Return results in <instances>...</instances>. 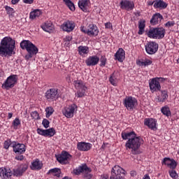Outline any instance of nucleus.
<instances>
[{
    "instance_id": "f257e3e1",
    "label": "nucleus",
    "mask_w": 179,
    "mask_h": 179,
    "mask_svg": "<svg viewBox=\"0 0 179 179\" xmlns=\"http://www.w3.org/2000/svg\"><path fill=\"white\" fill-rule=\"evenodd\" d=\"M122 139L127 141L125 143L126 150L131 149L132 155H138V150L141 145H143V138L138 136L135 131L126 132L124 131L121 133Z\"/></svg>"
},
{
    "instance_id": "f03ea898",
    "label": "nucleus",
    "mask_w": 179,
    "mask_h": 179,
    "mask_svg": "<svg viewBox=\"0 0 179 179\" xmlns=\"http://www.w3.org/2000/svg\"><path fill=\"white\" fill-rule=\"evenodd\" d=\"M16 47L15 40L4 37L0 43V57H12Z\"/></svg>"
},
{
    "instance_id": "7ed1b4c3",
    "label": "nucleus",
    "mask_w": 179,
    "mask_h": 179,
    "mask_svg": "<svg viewBox=\"0 0 179 179\" xmlns=\"http://www.w3.org/2000/svg\"><path fill=\"white\" fill-rule=\"evenodd\" d=\"M20 45L22 50H26L28 52L25 55L26 61H29V59H31V58L38 54V48L30 41L24 40L21 41Z\"/></svg>"
},
{
    "instance_id": "20e7f679",
    "label": "nucleus",
    "mask_w": 179,
    "mask_h": 179,
    "mask_svg": "<svg viewBox=\"0 0 179 179\" xmlns=\"http://www.w3.org/2000/svg\"><path fill=\"white\" fill-rule=\"evenodd\" d=\"M72 173L75 176H80L81 174H83V177L85 179L93 178V174H91L92 169L87 166V164H82L78 166L73 170Z\"/></svg>"
},
{
    "instance_id": "39448f33",
    "label": "nucleus",
    "mask_w": 179,
    "mask_h": 179,
    "mask_svg": "<svg viewBox=\"0 0 179 179\" xmlns=\"http://www.w3.org/2000/svg\"><path fill=\"white\" fill-rule=\"evenodd\" d=\"M147 36L154 40H162L166 36V29L163 27L150 28L147 32Z\"/></svg>"
},
{
    "instance_id": "423d86ee",
    "label": "nucleus",
    "mask_w": 179,
    "mask_h": 179,
    "mask_svg": "<svg viewBox=\"0 0 179 179\" xmlns=\"http://www.w3.org/2000/svg\"><path fill=\"white\" fill-rule=\"evenodd\" d=\"M73 85L75 89L77 90V92L76 93V97H85L86 95V90H87V87H86L85 82H83L82 80H75L73 82Z\"/></svg>"
},
{
    "instance_id": "0eeeda50",
    "label": "nucleus",
    "mask_w": 179,
    "mask_h": 179,
    "mask_svg": "<svg viewBox=\"0 0 179 179\" xmlns=\"http://www.w3.org/2000/svg\"><path fill=\"white\" fill-rule=\"evenodd\" d=\"M125 170L118 165L111 169L110 179H125Z\"/></svg>"
},
{
    "instance_id": "6e6552de",
    "label": "nucleus",
    "mask_w": 179,
    "mask_h": 179,
    "mask_svg": "<svg viewBox=\"0 0 179 179\" xmlns=\"http://www.w3.org/2000/svg\"><path fill=\"white\" fill-rule=\"evenodd\" d=\"M17 75H10L9 76L5 82L2 84V89H6V90H9L15 87V85L17 83Z\"/></svg>"
},
{
    "instance_id": "1a4fd4ad",
    "label": "nucleus",
    "mask_w": 179,
    "mask_h": 179,
    "mask_svg": "<svg viewBox=\"0 0 179 179\" xmlns=\"http://www.w3.org/2000/svg\"><path fill=\"white\" fill-rule=\"evenodd\" d=\"M45 98L47 101L51 103L52 101H57L59 99V94H58V88H50L45 93Z\"/></svg>"
},
{
    "instance_id": "9d476101",
    "label": "nucleus",
    "mask_w": 179,
    "mask_h": 179,
    "mask_svg": "<svg viewBox=\"0 0 179 179\" xmlns=\"http://www.w3.org/2000/svg\"><path fill=\"white\" fill-rule=\"evenodd\" d=\"M76 111H78V106L75 103H72L64 107L62 110V114L66 118H73Z\"/></svg>"
},
{
    "instance_id": "9b49d317",
    "label": "nucleus",
    "mask_w": 179,
    "mask_h": 179,
    "mask_svg": "<svg viewBox=\"0 0 179 179\" xmlns=\"http://www.w3.org/2000/svg\"><path fill=\"white\" fill-rule=\"evenodd\" d=\"M123 105L127 108V110H134V108H136V106H138V99L131 96H126L123 100Z\"/></svg>"
},
{
    "instance_id": "f8f14e48",
    "label": "nucleus",
    "mask_w": 179,
    "mask_h": 179,
    "mask_svg": "<svg viewBox=\"0 0 179 179\" xmlns=\"http://www.w3.org/2000/svg\"><path fill=\"white\" fill-rule=\"evenodd\" d=\"M145 52L149 55H153L159 50V43L155 41H149L145 45Z\"/></svg>"
},
{
    "instance_id": "ddd939ff",
    "label": "nucleus",
    "mask_w": 179,
    "mask_h": 179,
    "mask_svg": "<svg viewBox=\"0 0 179 179\" xmlns=\"http://www.w3.org/2000/svg\"><path fill=\"white\" fill-rule=\"evenodd\" d=\"M29 169V164H21L17 169H13L12 171V176L14 177H22L24 172Z\"/></svg>"
},
{
    "instance_id": "4468645a",
    "label": "nucleus",
    "mask_w": 179,
    "mask_h": 179,
    "mask_svg": "<svg viewBox=\"0 0 179 179\" xmlns=\"http://www.w3.org/2000/svg\"><path fill=\"white\" fill-rule=\"evenodd\" d=\"M120 8L122 10H127V12H131V10H134V8H135V3L132 1L121 0L120 2Z\"/></svg>"
},
{
    "instance_id": "2eb2a0df",
    "label": "nucleus",
    "mask_w": 179,
    "mask_h": 179,
    "mask_svg": "<svg viewBox=\"0 0 179 179\" xmlns=\"http://www.w3.org/2000/svg\"><path fill=\"white\" fill-rule=\"evenodd\" d=\"M36 132L37 134H38V135H41L42 136L45 137L49 136V138H52V136H54V135L57 134V131H55V129H54V127L47 129L38 128L36 129Z\"/></svg>"
},
{
    "instance_id": "dca6fc26",
    "label": "nucleus",
    "mask_w": 179,
    "mask_h": 179,
    "mask_svg": "<svg viewBox=\"0 0 179 179\" xmlns=\"http://www.w3.org/2000/svg\"><path fill=\"white\" fill-rule=\"evenodd\" d=\"M71 157H72L71 154L66 151H63L62 154L57 157V160L60 164H69Z\"/></svg>"
},
{
    "instance_id": "f3484780",
    "label": "nucleus",
    "mask_w": 179,
    "mask_h": 179,
    "mask_svg": "<svg viewBox=\"0 0 179 179\" xmlns=\"http://www.w3.org/2000/svg\"><path fill=\"white\" fill-rule=\"evenodd\" d=\"M12 148L13 152L15 153H19V155H23L26 152V145L17 143V141H14L12 142Z\"/></svg>"
},
{
    "instance_id": "a211bd4d",
    "label": "nucleus",
    "mask_w": 179,
    "mask_h": 179,
    "mask_svg": "<svg viewBox=\"0 0 179 179\" xmlns=\"http://www.w3.org/2000/svg\"><path fill=\"white\" fill-rule=\"evenodd\" d=\"M75 27H76V24H75L73 21L70 20L64 22L61 26V29H62L63 31H66L67 33L73 31Z\"/></svg>"
},
{
    "instance_id": "6ab92c4d",
    "label": "nucleus",
    "mask_w": 179,
    "mask_h": 179,
    "mask_svg": "<svg viewBox=\"0 0 179 179\" xmlns=\"http://www.w3.org/2000/svg\"><path fill=\"white\" fill-rule=\"evenodd\" d=\"M149 87L152 93H155V92H160L162 89L160 83L157 80V78H155L151 79L149 83Z\"/></svg>"
},
{
    "instance_id": "aec40b11",
    "label": "nucleus",
    "mask_w": 179,
    "mask_h": 179,
    "mask_svg": "<svg viewBox=\"0 0 179 179\" xmlns=\"http://www.w3.org/2000/svg\"><path fill=\"white\" fill-rule=\"evenodd\" d=\"M144 125L148 127L149 129H152V131H156L157 129V120L154 118H145L144 120Z\"/></svg>"
},
{
    "instance_id": "412c9836",
    "label": "nucleus",
    "mask_w": 179,
    "mask_h": 179,
    "mask_svg": "<svg viewBox=\"0 0 179 179\" xmlns=\"http://www.w3.org/2000/svg\"><path fill=\"white\" fill-rule=\"evenodd\" d=\"M92 148H93V145L90 143L82 141L77 143V149L80 152H89Z\"/></svg>"
},
{
    "instance_id": "4be33fe9",
    "label": "nucleus",
    "mask_w": 179,
    "mask_h": 179,
    "mask_svg": "<svg viewBox=\"0 0 179 179\" xmlns=\"http://www.w3.org/2000/svg\"><path fill=\"white\" fill-rule=\"evenodd\" d=\"M0 177L1 179L12 178V170L10 169V168H0Z\"/></svg>"
},
{
    "instance_id": "5701e85b",
    "label": "nucleus",
    "mask_w": 179,
    "mask_h": 179,
    "mask_svg": "<svg viewBox=\"0 0 179 179\" xmlns=\"http://www.w3.org/2000/svg\"><path fill=\"white\" fill-rule=\"evenodd\" d=\"M87 36H90V37H96V36H99V28L96 24H90L87 27Z\"/></svg>"
},
{
    "instance_id": "b1692460",
    "label": "nucleus",
    "mask_w": 179,
    "mask_h": 179,
    "mask_svg": "<svg viewBox=\"0 0 179 179\" xmlns=\"http://www.w3.org/2000/svg\"><path fill=\"white\" fill-rule=\"evenodd\" d=\"M100 61V57L97 55L90 56L86 60L85 64L87 66H96L99 62Z\"/></svg>"
},
{
    "instance_id": "393cba45",
    "label": "nucleus",
    "mask_w": 179,
    "mask_h": 179,
    "mask_svg": "<svg viewBox=\"0 0 179 179\" xmlns=\"http://www.w3.org/2000/svg\"><path fill=\"white\" fill-rule=\"evenodd\" d=\"M163 19V15L160 14V13H156L152 15V18L150 20V23L152 26H156V24H159V23H161Z\"/></svg>"
},
{
    "instance_id": "a878e982",
    "label": "nucleus",
    "mask_w": 179,
    "mask_h": 179,
    "mask_svg": "<svg viewBox=\"0 0 179 179\" xmlns=\"http://www.w3.org/2000/svg\"><path fill=\"white\" fill-rule=\"evenodd\" d=\"M162 164H164V166H167V167H170L171 169H176L177 167V162L170 157L164 158Z\"/></svg>"
},
{
    "instance_id": "bb28decb",
    "label": "nucleus",
    "mask_w": 179,
    "mask_h": 179,
    "mask_svg": "<svg viewBox=\"0 0 179 179\" xmlns=\"http://www.w3.org/2000/svg\"><path fill=\"white\" fill-rule=\"evenodd\" d=\"M169 99V92L166 90H162L161 94L157 96V103H166Z\"/></svg>"
},
{
    "instance_id": "cd10ccee",
    "label": "nucleus",
    "mask_w": 179,
    "mask_h": 179,
    "mask_svg": "<svg viewBox=\"0 0 179 179\" xmlns=\"http://www.w3.org/2000/svg\"><path fill=\"white\" fill-rule=\"evenodd\" d=\"M115 59L119 62H123L124 59H125V50L122 48H119L115 54Z\"/></svg>"
},
{
    "instance_id": "c85d7f7f",
    "label": "nucleus",
    "mask_w": 179,
    "mask_h": 179,
    "mask_svg": "<svg viewBox=\"0 0 179 179\" xmlns=\"http://www.w3.org/2000/svg\"><path fill=\"white\" fill-rule=\"evenodd\" d=\"M90 3V0H79L78 2V8H80L83 12H87Z\"/></svg>"
},
{
    "instance_id": "c756f323",
    "label": "nucleus",
    "mask_w": 179,
    "mask_h": 179,
    "mask_svg": "<svg viewBox=\"0 0 179 179\" xmlns=\"http://www.w3.org/2000/svg\"><path fill=\"white\" fill-rule=\"evenodd\" d=\"M30 169L31 170H41L43 169V162L38 159H35L32 161Z\"/></svg>"
},
{
    "instance_id": "7c9ffc66",
    "label": "nucleus",
    "mask_w": 179,
    "mask_h": 179,
    "mask_svg": "<svg viewBox=\"0 0 179 179\" xmlns=\"http://www.w3.org/2000/svg\"><path fill=\"white\" fill-rule=\"evenodd\" d=\"M41 29L47 33L54 31V24L51 22H46L41 25Z\"/></svg>"
},
{
    "instance_id": "2f4dec72",
    "label": "nucleus",
    "mask_w": 179,
    "mask_h": 179,
    "mask_svg": "<svg viewBox=\"0 0 179 179\" xmlns=\"http://www.w3.org/2000/svg\"><path fill=\"white\" fill-rule=\"evenodd\" d=\"M169 4L163 0H155V9H166Z\"/></svg>"
},
{
    "instance_id": "473e14b6",
    "label": "nucleus",
    "mask_w": 179,
    "mask_h": 179,
    "mask_svg": "<svg viewBox=\"0 0 179 179\" xmlns=\"http://www.w3.org/2000/svg\"><path fill=\"white\" fill-rule=\"evenodd\" d=\"M47 174H50L51 176H53L54 177H57V178H59V177H61V174H62L61 169H59V168L52 169L48 171Z\"/></svg>"
},
{
    "instance_id": "72a5a7b5",
    "label": "nucleus",
    "mask_w": 179,
    "mask_h": 179,
    "mask_svg": "<svg viewBox=\"0 0 179 179\" xmlns=\"http://www.w3.org/2000/svg\"><path fill=\"white\" fill-rule=\"evenodd\" d=\"M146 26V21L143 20H141L138 22V34H139L140 36H141V34H143V33H145V27Z\"/></svg>"
},
{
    "instance_id": "f704fd0d",
    "label": "nucleus",
    "mask_w": 179,
    "mask_h": 179,
    "mask_svg": "<svg viewBox=\"0 0 179 179\" xmlns=\"http://www.w3.org/2000/svg\"><path fill=\"white\" fill-rule=\"evenodd\" d=\"M109 82L113 86H117L118 85V79L117 78V76H115V72H113L110 75Z\"/></svg>"
},
{
    "instance_id": "c9c22d12",
    "label": "nucleus",
    "mask_w": 179,
    "mask_h": 179,
    "mask_svg": "<svg viewBox=\"0 0 179 179\" xmlns=\"http://www.w3.org/2000/svg\"><path fill=\"white\" fill-rule=\"evenodd\" d=\"M41 15V10L36 9L31 11L29 14V19L34 20L36 17H38Z\"/></svg>"
},
{
    "instance_id": "e433bc0d",
    "label": "nucleus",
    "mask_w": 179,
    "mask_h": 179,
    "mask_svg": "<svg viewBox=\"0 0 179 179\" xmlns=\"http://www.w3.org/2000/svg\"><path fill=\"white\" fill-rule=\"evenodd\" d=\"M63 2H64L66 6L69 8L71 10V12H75L76 8H75V3L72 2L71 0H63Z\"/></svg>"
},
{
    "instance_id": "4c0bfd02",
    "label": "nucleus",
    "mask_w": 179,
    "mask_h": 179,
    "mask_svg": "<svg viewBox=\"0 0 179 179\" xmlns=\"http://www.w3.org/2000/svg\"><path fill=\"white\" fill-rule=\"evenodd\" d=\"M152 61L149 59H145V60H139L137 62V64L140 65V66H149V65H152Z\"/></svg>"
},
{
    "instance_id": "58836bf2",
    "label": "nucleus",
    "mask_w": 179,
    "mask_h": 179,
    "mask_svg": "<svg viewBox=\"0 0 179 179\" xmlns=\"http://www.w3.org/2000/svg\"><path fill=\"white\" fill-rule=\"evenodd\" d=\"M161 113L166 115V117H171V111L170 110V108L167 106H165L161 108Z\"/></svg>"
},
{
    "instance_id": "ea45409f",
    "label": "nucleus",
    "mask_w": 179,
    "mask_h": 179,
    "mask_svg": "<svg viewBox=\"0 0 179 179\" xmlns=\"http://www.w3.org/2000/svg\"><path fill=\"white\" fill-rule=\"evenodd\" d=\"M78 52L80 55H85L89 54V47L80 45L78 47Z\"/></svg>"
},
{
    "instance_id": "a19ab883",
    "label": "nucleus",
    "mask_w": 179,
    "mask_h": 179,
    "mask_svg": "<svg viewBox=\"0 0 179 179\" xmlns=\"http://www.w3.org/2000/svg\"><path fill=\"white\" fill-rule=\"evenodd\" d=\"M21 124L22 122H20V119H19V117H16L12 122V127L13 129H17Z\"/></svg>"
},
{
    "instance_id": "79ce46f5",
    "label": "nucleus",
    "mask_w": 179,
    "mask_h": 179,
    "mask_svg": "<svg viewBox=\"0 0 179 179\" xmlns=\"http://www.w3.org/2000/svg\"><path fill=\"white\" fill-rule=\"evenodd\" d=\"M46 118H50L54 114V108L51 106L46 108Z\"/></svg>"
},
{
    "instance_id": "37998d69",
    "label": "nucleus",
    "mask_w": 179,
    "mask_h": 179,
    "mask_svg": "<svg viewBox=\"0 0 179 179\" xmlns=\"http://www.w3.org/2000/svg\"><path fill=\"white\" fill-rule=\"evenodd\" d=\"M175 169H172L171 170L169 171V176L173 179H177L178 178V173H177V171L174 170Z\"/></svg>"
},
{
    "instance_id": "c03bdc74",
    "label": "nucleus",
    "mask_w": 179,
    "mask_h": 179,
    "mask_svg": "<svg viewBox=\"0 0 179 179\" xmlns=\"http://www.w3.org/2000/svg\"><path fill=\"white\" fill-rule=\"evenodd\" d=\"M10 145H12V141H10V139H8L4 141L3 148L6 149V150H8L9 148H10Z\"/></svg>"
},
{
    "instance_id": "a18cd8bd",
    "label": "nucleus",
    "mask_w": 179,
    "mask_h": 179,
    "mask_svg": "<svg viewBox=\"0 0 179 179\" xmlns=\"http://www.w3.org/2000/svg\"><path fill=\"white\" fill-rule=\"evenodd\" d=\"M31 117L32 120H40V115L37 111H33L31 113Z\"/></svg>"
},
{
    "instance_id": "49530a36",
    "label": "nucleus",
    "mask_w": 179,
    "mask_h": 179,
    "mask_svg": "<svg viewBox=\"0 0 179 179\" xmlns=\"http://www.w3.org/2000/svg\"><path fill=\"white\" fill-rule=\"evenodd\" d=\"M5 9L6 10L7 15H12L13 13H15V9H13L12 7L6 6Z\"/></svg>"
},
{
    "instance_id": "de8ad7c7",
    "label": "nucleus",
    "mask_w": 179,
    "mask_h": 179,
    "mask_svg": "<svg viewBox=\"0 0 179 179\" xmlns=\"http://www.w3.org/2000/svg\"><path fill=\"white\" fill-rule=\"evenodd\" d=\"M100 66H106V64H107V58L106 56H101L100 58Z\"/></svg>"
},
{
    "instance_id": "09e8293b",
    "label": "nucleus",
    "mask_w": 179,
    "mask_h": 179,
    "mask_svg": "<svg viewBox=\"0 0 179 179\" xmlns=\"http://www.w3.org/2000/svg\"><path fill=\"white\" fill-rule=\"evenodd\" d=\"M42 125L44 128H50V121L47 119H43L42 121Z\"/></svg>"
},
{
    "instance_id": "8fccbe9b",
    "label": "nucleus",
    "mask_w": 179,
    "mask_h": 179,
    "mask_svg": "<svg viewBox=\"0 0 179 179\" xmlns=\"http://www.w3.org/2000/svg\"><path fill=\"white\" fill-rule=\"evenodd\" d=\"M176 24L174 21H168L166 23L164 24L165 27H173Z\"/></svg>"
},
{
    "instance_id": "3c124183",
    "label": "nucleus",
    "mask_w": 179,
    "mask_h": 179,
    "mask_svg": "<svg viewBox=\"0 0 179 179\" xmlns=\"http://www.w3.org/2000/svg\"><path fill=\"white\" fill-rule=\"evenodd\" d=\"M15 160H19L20 162H22L24 160V156L23 155H16L15 157Z\"/></svg>"
},
{
    "instance_id": "603ef678",
    "label": "nucleus",
    "mask_w": 179,
    "mask_h": 179,
    "mask_svg": "<svg viewBox=\"0 0 179 179\" xmlns=\"http://www.w3.org/2000/svg\"><path fill=\"white\" fill-rule=\"evenodd\" d=\"M105 29H113V24L110 22L105 23Z\"/></svg>"
},
{
    "instance_id": "864d4df0",
    "label": "nucleus",
    "mask_w": 179,
    "mask_h": 179,
    "mask_svg": "<svg viewBox=\"0 0 179 179\" xmlns=\"http://www.w3.org/2000/svg\"><path fill=\"white\" fill-rule=\"evenodd\" d=\"M156 3V0L152 1H148L147 4L148 6H152V5L154 6Z\"/></svg>"
},
{
    "instance_id": "5fc2aeb1",
    "label": "nucleus",
    "mask_w": 179,
    "mask_h": 179,
    "mask_svg": "<svg viewBox=\"0 0 179 179\" xmlns=\"http://www.w3.org/2000/svg\"><path fill=\"white\" fill-rule=\"evenodd\" d=\"M109 178H110L108 174H102L100 178V179H109Z\"/></svg>"
},
{
    "instance_id": "6e6d98bb",
    "label": "nucleus",
    "mask_w": 179,
    "mask_h": 179,
    "mask_svg": "<svg viewBox=\"0 0 179 179\" xmlns=\"http://www.w3.org/2000/svg\"><path fill=\"white\" fill-rule=\"evenodd\" d=\"M24 3H29L31 4L34 2V0H23Z\"/></svg>"
},
{
    "instance_id": "4d7b16f0",
    "label": "nucleus",
    "mask_w": 179,
    "mask_h": 179,
    "mask_svg": "<svg viewBox=\"0 0 179 179\" xmlns=\"http://www.w3.org/2000/svg\"><path fill=\"white\" fill-rule=\"evenodd\" d=\"M155 79H157V81L160 83V82H164V80H166V78H162V77H160V78H155Z\"/></svg>"
},
{
    "instance_id": "13d9d810",
    "label": "nucleus",
    "mask_w": 179,
    "mask_h": 179,
    "mask_svg": "<svg viewBox=\"0 0 179 179\" xmlns=\"http://www.w3.org/2000/svg\"><path fill=\"white\" fill-rule=\"evenodd\" d=\"M80 30L83 33H85V34H87V30H86L85 27H80Z\"/></svg>"
},
{
    "instance_id": "bf43d9fd",
    "label": "nucleus",
    "mask_w": 179,
    "mask_h": 179,
    "mask_svg": "<svg viewBox=\"0 0 179 179\" xmlns=\"http://www.w3.org/2000/svg\"><path fill=\"white\" fill-rule=\"evenodd\" d=\"M130 175H131V177H135V176H136V171H131L130 172Z\"/></svg>"
},
{
    "instance_id": "052dcab7",
    "label": "nucleus",
    "mask_w": 179,
    "mask_h": 179,
    "mask_svg": "<svg viewBox=\"0 0 179 179\" xmlns=\"http://www.w3.org/2000/svg\"><path fill=\"white\" fill-rule=\"evenodd\" d=\"M19 1H20V0H12L11 3L13 5H16V3H17L19 2Z\"/></svg>"
},
{
    "instance_id": "680f3d73",
    "label": "nucleus",
    "mask_w": 179,
    "mask_h": 179,
    "mask_svg": "<svg viewBox=\"0 0 179 179\" xmlns=\"http://www.w3.org/2000/svg\"><path fill=\"white\" fill-rule=\"evenodd\" d=\"M12 117H13V113H8V120H10V118H12Z\"/></svg>"
},
{
    "instance_id": "e2e57ef3",
    "label": "nucleus",
    "mask_w": 179,
    "mask_h": 179,
    "mask_svg": "<svg viewBox=\"0 0 179 179\" xmlns=\"http://www.w3.org/2000/svg\"><path fill=\"white\" fill-rule=\"evenodd\" d=\"M72 40V37L71 36H66L65 38L66 41H71Z\"/></svg>"
},
{
    "instance_id": "0e129e2a",
    "label": "nucleus",
    "mask_w": 179,
    "mask_h": 179,
    "mask_svg": "<svg viewBox=\"0 0 179 179\" xmlns=\"http://www.w3.org/2000/svg\"><path fill=\"white\" fill-rule=\"evenodd\" d=\"M177 63L179 64V58L177 59Z\"/></svg>"
}]
</instances>
